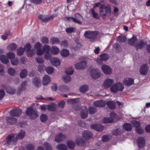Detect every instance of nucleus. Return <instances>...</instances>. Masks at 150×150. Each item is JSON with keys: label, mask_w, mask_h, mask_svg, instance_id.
Wrapping results in <instances>:
<instances>
[{"label": "nucleus", "mask_w": 150, "mask_h": 150, "mask_svg": "<svg viewBox=\"0 0 150 150\" xmlns=\"http://www.w3.org/2000/svg\"><path fill=\"white\" fill-rule=\"evenodd\" d=\"M99 14L103 19H105L106 16H109L111 14V8L109 4H102L99 9Z\"/></svg>", "instance_id": "obj_1"}, {"label": "nucleus", "mask_w": 150, "mask_h": 150, "mask_svg": "<svg viewBox=\"0 0 150 150\" xmlns=\"http://www.w3.org/2000/svg\"><path fill=\"white\" fill-rule=\"evenodd\" d=\"M6 142L4 144V145L9 146L15 145L17 142L16 137H15V134L13 133L9 134L6 138Z\"/></svg>", "instance_id": "obj_2"}, {"label": "nucleus", "mask_w": 150, "mask_h": 150, "mask_svg": "<svg viewBox=\"0 0 150 150\" xmlns=\"http://www.w3.org/2000/svg\"><path fill=\"white\" fill-rule=\"evenodd\" d=\"M124 88L122 83L120 82H117L112 85L110 88V91L112 93H117L119 91H122Z\"/></svg>", "instance_id": "obj_3"}, {"label": "nucleus", "mask_w": 150, "mask_h": 150, "mask_svg": "<svg viewBox=\"0 0 150 150\" xmlns=\"http://www.w3.org/2000/svg\"><path fill=\"white\" fill-rule=\"evenodd\" d=\"M26 113L32 119H35L38 116L37 111L36 110H33L31 108H28L27 109Z\"/></svg>", "instance_id": "obj_4"}, {"label": "nucleus", "mask_w": 150, "mask_h": 150, "mask_svg": "<svg viewBox=\"0 0 150 150\" xmlns=\"http://www.w3.org/2000/svg\"><path fill=\"white\" fill-rule=\"evenodd\" d=\"M97 35V32L96 31H87L85 32L84 34V36L86 38L91 39L92 40V41L93 40Z\"/></svg>", "instance_id": "obj_5"}, {"label": "nucleus", "mask_w": 150, "mask_h": 150, "mask_svg": "<svg viewBox=\"0 0 150 150\" xmlns=\"http://www.w3.org/2000/svg\"><path fill=\"white\" fill-rule=\"evenodd\" d=\"M114 83V81L113 79L107 78L104 81L103 86V87L105 88H110L112 85Z\"/></svg>", "instance_id": "obj_6"}, {"label": "nucleus", "mask_w": 150, "mask_h": 150, "mask_svg": "<svg viewBox=\"0 0 150 150\" xmlns=\"http://www.w3.org/2000/svg\"><path fill=\"white\" fill-rule=\"evenodd\" d=\"M22 111L21 109L19 108H16L11 110L9 112L11 116L18 117L21 114Z\"/></svg>", "instance_id": "obj_7"}, {"label": "nucleus", "mask_w": 150, "mask_h": 150, "mask_svg": "<svg viewBox=\"0 0 150 150\" xmlns=\"http://www.w3.org/2000/svg\"><path fill=\"white\" fill-rule=\"evenodd\" d=\"M91 75L93 78L96 79L100 76L101 74L98 69H93L91 71Z\"/></svg>", "instance_id": "obj_8"}, {"label": "nucleus", "mask_w": 150, "mask_h": 150, "mask_svg": "<svg viewBox=\"0 0 150 150\" xmlns=\"http://www.w3.org/2000/svg\"><path fill=\"white\" fill-rule=\"evenodd\" d=\"M14 116H8L6 118V122L11 125H13L16 124L17 122V119Z\"/></svg>", "instance_id": "obj_9"}, {"label": "nucleus", "mask_w": 150, "mask_h": 150, "mask_svg": "<svg viewBox=\"0 0 150 150\" xmlns=\"http://www.w3.org/2000/svg\"><path fill=\"white\" fill-rule=\"evenodd\" d=\"M86 62L84 60L76 63L75 65V67L77 69H83L86 67Z\"/></svg>", "instance_id": "obj_10"}, {"label": "nucleus", "mask_w": 150, "mask_h": 150, "mask_svg": "<svg viewBox=\"0 0 150 150\" xmlns=\"http://www.w3.org/2000/svg\"><path fill=\"white\" fill-rule=\"evenodd\" d=\"M149 67L148 65L146 64L142 65L140 67L139 72L142 75H145L147 74L148 70Z\"/></svg>", "instance_id": "obj_11"}, {"label": "nucleus", "mask_w": 150, "mask_h": 150, "mask_svg": "<svg viewBox=\"0 0 150 150\" xmlns=\"http://www.w3.org/2000/svg\"><path fill=\"white\" fill-rule=\"evenodd\" d=\"M75 17L72 18L74 22L79 24H81L82 22L80 21L83 20V17L79 13H76L74 15Z\"/></svg>", "instance_id": "obj_12"}, {"label": "nucleus", "mask_w": 150, "mask_h": 150, "mask_svg": "<svg viewBox=\"0 0 150 150\" xmlns=\"http://www.w3.org/2000/svg\"><path fill=\"white\" fill-rule=\"evenodd\" d=\"M101 69L104 73L106 74H110L112 73L111 68L108 65L106 64L103 65Z\"/></svg>", "instance_id": "obj_13"}, {"label": "nucleus", "mask_w": 150, "mask_h": 150, "mask_svg": "<svg viewBox=\"0 0 150 150\" xmlns=\"http://www.w3.org/2000/svg\"><path fill=\"white\" fill-rule=\"evenodd\" d=\"M39 19L43 22L47 23L50 21L51 20L53 19V16H51L50 17H47L45 15H40L39 16Z\"/></svg>", "instance_id": "obj_14"}, {"label": "nucleus", "mask_w": 150, "mask_h": 150, "mask_svg": "<svg viewBox=\"0 0 150 150\" xmlns=\"http://www.w3.org/2000/svg\"><path fill=\"white\" fill-rule=\"evenodd\" d=\"M83 137L86 139L92 138L93 134L91 132L88 130L84 131L82 134Z\"/></svg>", "instance_id": "obj_15"}, {"label": "nucleus", "mask_w": 150, "mask_h": 150, "mask_svg": "<svg viewBox=\"0 0 150 150\" xmlns=\"http://www.w3.org/2000/svg\"><path fill=\"white\" fill-rule=\"evenodd\" d=\"M32 83L34 86L36 88H39L41 84L40 79L37 77H35L33 79Z\"/></svg>", "instance_id": "obj_16"}, {"label": "nucleus", "mask_w": 150, "mask_h": 150, "mask_svg": "<svg viewBox=\"0 0 150 150\" xmlns=\"http://www.w3.org/2000/svg\"><path fill=\"white\" fill-rule=\"evenodd\" d=\"M91 128L98 131H101L104 129L103 126L100 125L94 124L91 125Z\"/></svg>", "instance_id": "obj_17"}, {"label": "nucleus", "mask_w": 150, "mask_h": 150, "mask_svg": "<svg viewBox=\"0 0 150 150\" xmlns=\"http://www.w3.org/2000/svg\"><path fill=\"white\" fill-rule=\"evenodd\" d=\"M88 115V110L86 107H84L83 108L81 112V116L82 118L85 119Z\"/></svg>", "instance_id": "obj_18"}, {"label": "nucleus", "mask_w": 150, "mask_h": 150, "mask_svg": "<svg viewBox=\"0 0 150 150\" xmlns=\"http://www.w3.org/2000/svg\"><path fill=\"white\" fill-rule=\"evenodd\" d=\"M123 83L125 85L130 86L134 83V79L131 78H127L124 80Z\"/></svg>", "instance_id": "obj_19"}, {"label": "nucleus", "mask_w": 150, "mask_h": 150, "mask_svg": "<svg viewBox=\"0 0 150 150\" xmlns=\"http://www.w3.org/2000/svg\"><path fill=\"white\" fill-rule=\"evenodd\" d=\"M50 81V78L48 75H45L44 76L42 80V84L44 85L48 84Z\"/></svg>", "instance_id": "obj_20"}, {"label": "nucleus", "mask_w": 150, "mask_h": 150, "mask_svg": "<svg viewBox=\"0 0 150 150\" xmlns=\"http://www.w3.org/2000/svg\"><path fill=\"white\" fill-rule=\"evenodd\" d=\"M145 45L146 43L143 40H141L139 42L136 43L134 46L137 50H138L139 49H142Z\"/></svg>", "instance_id": "obj_21"}, {"label": "nucleus", "mask_w": 150, "mask_h": 150, "mask_svg": "<svg viewBox=\"0 0 150 150\" xmlns=\"http://www.w3.org/2000/svg\"><path fill=\"white\" fill-rule=\"evenodd\" d=\"M145 141L143 137H139L137 139V144L140 148L143 147L145 145Z\"/></svg>", "instance_id": "obj_22"}, {"label": "nucleus", "mask_w": 150, "mask_h": 150, "mask_svg": "<svg viewBox=\"0 0 150 150\" xmlns=\"http://www.w3.org/2000/svg\"><path fill=\"white\" fill-rule=\"evenodd\" d=\"M50 62L52 65L55 66H59L60 64L59 59L57 58L54 57L52 58L50 60Z\"/></svg>", "instance_id": "obj_23"}, {"label": "nucleus", "mask_w": 150, "mask_h": 150, "mask_svg": "<svg viewBox=\"0 0 150 150\" xmlns=\"http://www.w3.org/2000/svg\"><path fill=\"white\" fill-rule=\"evenodd\" d=\"M25 135V132L23 130H21L18 133V134L16 137L17 140L18 139H23Z\"/></svg>", "instance_id": "obj_24"}, {"label": "nucleus", "mask_w": 150, "mask_h": 150, "mask_svg": "<svg viewBox=\"0 0 150 150\" xmlns=\"http://www.w3.org/2000/svg\"><path fill=\"white\" fill-rule=\"evenodd\" d=\"M94 106L97 107H103L105 105V103L102 100H98L93 103Z\"/></svg>", "instance_id": "obj_25"}, {"label": "nucleus", "mask_w": 150, "mask_h": 150, "mask_svg": "<svg viewBox=\"0 0 150 150\" xmlns=\"http://www.w3.org/2000/svg\"><path fill=\"white\" fill-rule=\"evenodd\" d=\"M17 45L14 43H11L9 44L7 47L8 50L9 51H14L17 48Z\"/></svg>", "instance_id": "obj_26"}, {"label": "nucleus", "mask_w": 150, "mask_h": 150, "mask_svg": "<svg viewBox=\"0 0 150 150\" xmlns=\"http://www.w3.org/2000/svg\"><path fill=\"white\" fill-rule=\"evenodd\" d=\"M65 138V137L63 134H60L56 136L55 139L57 142H60Z\"/></svg>", "instance_id": "obj_27"}, {"label": "nucleus", "mask_w": 150, "mask_h": 150, "mask_svg": "<svg viewBox=\"0 0 150 150\" xmlns=\"http://www.w3.org/2000/svg\"><path fill=\"white\" fill-rule=\"evenodd\" d=\"M81 45L79 42H76V44L71 47V50H72L76 51L80 49L81 47Z\"/></svg>", "instance_id": "obj_28"}, {"label": "nucleus", "mask_w": 150, "mask_h": 150, "mask_svg": "<svg viewBox=\"0 0 150 150\" xmlns=\"http://www.w3.org/2000/svg\"><path fill=\"white\" fill-rule=\"evenodd\" d=\"M0 59L2 63L7 64L9 62V60L5 55H0Z\"/></svg>", "instance_id": "obj_29"}, {"label": "nucleus", "mask_w": 150, "mask_h": 150, "mask_svg": "<svg viewBox=\"0 0 150 150\" xmlns=\"http://www.w3.org/2000/svg\"><path fill=\"white\" fill-rule=\"evenodd\" d=\"M6 92L10 94H13L16 92V90L14 88H13L10 86H8L6 88Z\"/></svg>", "instance_id": "obj_30"}, {"label": "nucleus", "mask_w": 150, "mask_h": 150, "mask_svg": "<svg viewBox=\"0 0 150 150\" xmlns=\"http://www.w3.org/2000/svg\"><path fill=\"white\" fill-rule=\"evenodd\" d=\"M137 39L135 36H133L129 40V44L131 45H134L137 43Z\"/></svg>", "instance_id": "obj_31"}, {"label": "nucleus", "mask_w": 150, "mask_h": 150, "mask_svg": "<svg viewBox=\"0 0 150 150\" xmlns=\"http://www.w3.org/2000/svg\"><path fill=\"white\" fill-rule=\"evenodd\" d=\"M88 90V86L86 85H84L81 86L80 89V91L81 93H85Z\"/></svg>", "instance_id": "obj_32"}, {"label": "nucleus", "mask_w": 150, "mask_h": 150, "mask_svg": "<svg viewBox=\"0 0 150 150\" xmlns=\"http://www.w3.org/2000/svg\"><path fill=\"white\" fill-rule=\"evenodd\" d=\"M28 71L26 69H24L21 72L20 74V77L21 78H25L27 75Z\"/></svg>", "instance_id": "obj_33"}, {"label": "nucleus", "mask_w": 150, "mask_h": 150, "mask_svg": "<svg viewBox=\"0 0 150 150\" xmlns=\"http://www.w3.org/2000/svg\"><path fill=\"white\" fill-rule=\"evenodd\" d=\"M46 72L48 74H51L54 71V68L51 66H48L46 67L45 69Z\"/></svg>", "instance_id": "obj_34"}, {"label": "nucleus", "mask_w": 150, "mask_h": 150, "mask_svg": "<svg viewBox=\"0 0 150 150\" xmlns=\"http://www.w3.org/2000/svg\"><path fill=\"white\" fill-rule=\"evenodd\" d=\"M28 85L27 82L26 81H24L22 82L20 86L21 90L23 91L26 90V86Z\"/></svg>", "instance_id": "obj_35"}, {"label": "nucleus", "mask_w": 150, "mask_h": 150, "mask_svg": "<svg viewBox=\"0 0 150 150\" xmlns=\"http://www.w3.org/2000/svg\"><path fill=\"white\" fill-rule=\"evenodd\" d=\"M123 128L126 130L130 131L132 129V126L129 123H126L123 126Z\"/></svg>", "instance_id": "obj_36"}, {"label": "nucleus", "mask_w": 150, "mask_h": 150, "mask_svg": "<svg viewBox=\"0 0 150 150\" xmlns=\"http://www.w3.org/2000/svg\"><path fill=\"white\" fill-rule=\"evenodd\" d=\"M59 51V48L56 46H53L52 47L51 52L54 54H56Z\"/></svg>", "instance_id": "obj_37"}, {"label": "nucleus", "mask_w": 150, "mask_h": 150, "mask_svg": "<svg viewBox=\"0 0 150 150\" xmlns=\"http://www.w3.org/2000/svg\"><path fill=\"white\" fill-rule=\"evenodd\" d=\"M67 145L68 147L70 149H74L75 146V144L74 142L71 141H69L67 142Z\"/></svg>", "instance_id": "obj_38"}, {"label": "nucleus", "mask_w": 150, "mask_h": 150, "mask_svg": "<svg viewBox=\"0 0 150 150\" xmlns=\"http://www.w3.org/2000/svg\"><path fill=\"white\" fill-rule=\"evenodd\" d=\"M59 90L62 92H67L69 90L68 88L66 86L62 85L59 88Z\"/></svg>", "instance_id": "obj_39"}, {"label": "nucleus", "mask_w": 150, "mask_h": 150, "mask_svg": "<svg viewBox=\"0 0 150 150\" xmlns=\"http://www.w3.org/2000/svg\"><path fill=\"white\" fill-rule=\"evenodd\" d=\"M76 143L78 145H81L84 143V141L81 137H78L76 140Z\"/></svg>", "instance_id": "obj_40"}, {"label": "nucleus", "mask_w": 150, "mask_h": 150, "mask_svg": "<svg viewBox=\"0 0 150 150\" xmlns=\"http://www.w3.org/2000/svg\"><path fill=\"white\" fill-rule=\"evenodd\" d=\"M11 63L13 65H17L19 63V60L18 58H14L11 60Z\"/></svg>", "instance_id": "obj_41"}, {"label": "nucleus", "mask_w": 150, "mask_h": 150, "mask_svg": "<svg viewBox=\"0 0 150 150\" xmlns=\"http://www.w3.org/2000/svg\"><path fill=\"white\" fill-rule=\"evenodd\" d=\"M122 133V130L120 129H114L112 132L113 135H120Z\"/></svg>", "instance_id": "obj_42"}, {"label": "nucleus", "mask_w": 150, "mask_h": 150, "mask_svg": "<svg viewBox=\"0 0 150 150\" xmlns=\"http://www.w3.org/2000/svg\"><path fill=\"white\" fill-rule=\"evenodd\" d=\"M69 51L66 49H63L61 52V55L63 57H66L69 54Z\"/></svg>", "instance_id": "obj_43"}, {"label": "nucleus", "mask_w": 150, "mask_h": 150, "mask_svg": "<svg viewBox=\"0 0 150 150\" xmlns=\"http://www.w3.org/2000/svg\"><path fill=\"white\" fill-rule=\"evenodd\" d=\"M100 57L103 61H105L108 60L109 57L107 54H103L100 55Z\"/></svg>", "instance_id": "obj_44"}, {"label": "nucleus", "mask_w": 150, "mask_h": 150, "mask_svg": "<svg viewBox=\"0 0 150 150\" xmlns=\"http://www.w3.org/2000/svg\"><path fill=\"white\" fill-rule=\"evenodd\" d=\"M57 148L59 150H67V147L66 146L63 144H61L57 146Z\"/></svg>", "instance_id": "obj_45"}, {"label": "nucleus", "mask_w": 150, "mask_h": 150, "mask_svg": "<svg viewBox=\"0 0 150 150\" xmlns=\"http://www.w3.org/2000/svg\"><path fill=\"white\" fill-rule=\"evenodd\" d=\"M107 104L110 108L114 109L115 108V104L114 101H108L107 103Z\"/></svg>", "instance_id": "obj_46"}, {"label": "nucleus", "mask_w": 150, "mask_h": 150, "mask_svg": "<svg viewBox=\"0 0 150 150\" xmlns=\"http://www.w3.org/2000/svg\"><path fill=\"white\" fill-rule=\"evenodd\" d=\"M113 119L111 118L105 117L103 120V122L105 123H111L113 122Z\"/></svg>", "instance_id": "obj_47"}, {"label": "nucleus", "mask_w": 150, "mask_h": 150, "mask_svg": "<svg viewBox=\"0 0 150 150\" xmlns=\"http://www.w3.org/2000/svg\"><path fill=\"white\" fill-rule=\"evenodd\" d=\"M89 113L94 114L96 112V108L93 106H90L88 108Z\"/></svg>", "instance_id": "obj_48"}, {"label": "nucleus", "mask_w": 150, "mask_h": 150, "mask_svg": "<svg viewBox=\"0 0 150 150\" xmlns=\"http://www.w3.org/2000/svg\"><path fill=\"white\" fill-rule=\"evenodd\" d=\"M50 42L53 44H57L59 43V40L56 38H52L50 40Z\"/></svg>", "instance_id": "obj_49"}, {"label": "nucleus", "mask_w": 150, "mask_h": 150, "mask_svg": "<svg viewBox=\"0 0 150 150\" xmlns=\"http://www.w3.org/2000/svg\"><path fill=\"white\" fill-rule=\"evenodd\" d=\"M35 53L34 50H30V51H27V55L29 57H32Z\"/></svg>", "instance_id": "obj_50"}, {"label": "nucleus", "mask_w": 150, "mask_h": 150, "mask_svg": "<svg viewBox=\"0 0 150 150\" xmlns=\"http://www.w3.org/2000/svg\"><path fill=\"white\" fill-rule=\"evenodd\" d=\"M8 57L11 60L15 58V54L13 52H10L6 54Z\"/></svg>", "instance_id": "obj_51"}, {"label": "nucleus", "mask_w": 150, "mask_h": 150, "mask_svg": "<svg viewBox=\"0 0 150 150\" xmlns=\"http://www.w3.org/2000/svg\"><path fill=\"white\" fill-rule=\"evenodd\" d=\"M126 40V37L124 35L120 36L117 38V40L121 43L125 42Z\"/></svg>", "instance_id": "obj_52"}, {"label": "nucleus", "mask_w": 150, "mask_h": 150, "mask_svg": "<svg viewBox=\"0 0 150 150\" xmlns=\"http://www.w3.org/2000/svg\"><path fill=\"white\" fill-rule=\"evenodd\" d=\"M74 72V69L73 67H71L66 69L65 72L68 74H71Z\"/></svg>", "instance_id": "obj_53"}, {"label": "nucleus", "mask_w": 150, "mask_h": 150, "mask_svg": "<svg viewBox=\"0 0 150 150\" xmlns=\"http://www.w3.org/2000/svg\"><path fill=\"white\" fill-rule=\"evenodd\" d=\"M111 138V137L109 135H104L102 138V140L105 142H106L109 141Z\"/></svg>", "instance_id": "obj_54"}, {"label": "nucleus", "mask_w": 150, "mask_h": 150, "mask_svg": "<svg viewBox=\"0 0 150 150\" xmlns=\"http://www.w3.org/2000/svg\"><path fill=\"white\" fill-rule=\"evenodd\" d=\"M25 50L24 48L20 47L17 50V54L18 56H20L22 55Z\"/></svg>", "instance_id": "obj_55"}, {"label": "nucleus", "mask_w": 150, "mask_h": 150, "mask_svg": "<svg viewBox=\"0 0 150 150\" xmlns=\"http://www.w3.org/2000/svg\"><path fill=\"white\" fill-rule=\"evenodd\" d=\"M8 73L12 75H14L16 73V71L14 69L12 68H9L8 70Z\"/></svg>", "instance_id": "obj_56"}, {"label": "nucleus", "mask_w": 150, "mask_h": 150, "mask_svg": "<svg viewBox=\"0 0 150 150\" xmlns=\"http://www.w3.org/2000/svg\"><path fill=\"white\" fill-rule=\"evenodd\" d=\"M44 145L45 146V150H52V147L50 144L46 142H45L44 144Z\"/></svg>", "instance_id": "obj_57"}, {"label": "nucleus", "mask_w": 150, "mask_h": 150, "mask_svg": "<svg viewBox=\"0 0 150 150\" xmlns=\"http://www.w3.org/2000/svg\"><path fill=\"white\" fill-rule=\"evenodd\" d=\"M41 41L44 44H47L49 43L48 39L46 37H43L41 39Z\"/></svg>", "instance_id": "obj_58"}, {"label": "nucleus", "mask_w": 150, "mask_h": 150, "mask_svg": "<svg viewBox=\"0 0 150 150\" xmlns=\"http://www.w3.org/2000/svg\"><path fill=\"white\" fill-rule=\"evenodd\" d=\"M91 10L92 11L93 16L96 19H98L100 17L98 14L95 11L94 9H91Z\"/></svg>", "instance_id": "obj_59"}, {"label": "nucleus", "mask_w": 150, "mask_h": 150, "mask_svg": "<svg viewBox=\"0 0 150 150\" xmlns=\"http://www.w3.org/2000/svg\"><path fill=\"white\" fill-rule=\"evenodd\" d=\"M63 79L65 83L69 82L71 80V77L68 75L64 76Z\"/></svg>", "instance_id": "obj_60"}, {"label": "nucleus", "mask_w": 150, "mask_h": 150, "mask_svg": "<svg viewBox=\"0 0 150 150\" xmlns=\"http://www.w3.org/2000/svg\"><path fill=\"white\" fill-rule=\"evenodd\" d=\"M75 29L72 27H69L67 28L65 31L67 33H71L75 32Z\"/></svg>", "instance_id": "obj_61"}, {"label": "nucleus", "mask_w": 150, "mask_h": 150, "mask_svg": "<svg viewBox=\"0 0 150 150\" xmlns=\"http://www.w3.org/2000/svg\"><path fill=\"white\" fill-rule=\"evenodd\" d=\"M47 119V117L45 114H42L40 116V120L42 122L46 121Z\"/></svg>", "instance_id": "obj_62"}, {"label": "nucleus", "mask_w": 150, "mask_h": 150, "mask_svg": "<svg viewBox=\"0 0 150 150\" xmlns=\"http://www.w3.org/2000/svg\"><path fill=\"white\" fill-rule=\"evenodd\" d=\"M65 102L64 100H62L58 103V106L60 108H64L65 105Z\"/></svg>", "instance_id": "obj_63"}, {"label": "nucleus", "mask_w": 150, "mask_h": 150, "mask_svg": "<svg viewBox=\"0 0 150 150\" xmlns=\"http://www.w3.org/2000/svg\"><path fill=\"white\" fill-rule=\"evenodd\" d=\"M27 150H34V146L31 144H28L26 146Z\"/></svg>", "instance_id": "obj_64"}]
</instances>
